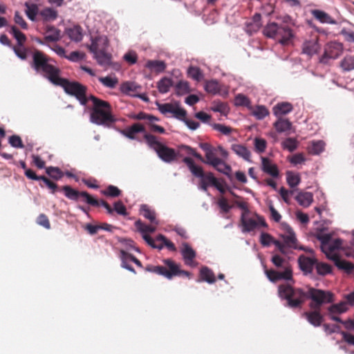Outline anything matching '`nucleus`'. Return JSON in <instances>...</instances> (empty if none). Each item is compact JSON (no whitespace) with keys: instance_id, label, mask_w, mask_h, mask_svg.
<instances>
[{"instance_id":"26","label":"nucleus","mask_w":354,"mask_h":354,"mask_svg":"<svg viewBox=\"0 0 354 354\" xmlns=\"http://www.w3.org/2000/svg\"><path fill=\"white\" fill-rule=\"evenodd\" d=\"M183 162L187 165L192 174L198 178H201L205 174L203 168L200 166L196 165L194 160L189 157H185Z\"/></svg>"},{"instance_id":"45","label":"nucleus","mask_w":354,"mask_h":354,"mask_svg":"<svg viewBox=\"0 0 354 354\" xmlns=\"http://www.w3.org/2000/svg\"><path fill=\"white\" fill-rule=\"evenodd\" d=\"M339 65L343 71H351L354 70V57L351 55L346 56L340 62Z\"/></svg>"},{"instance_id":"48","label":"nucleus","mask_w":354,"mask_h":354,"mask_svg":"<svg viewBox=\"0 0 354 354\" xmlns=\"http://www.w3.org/2000/svg\"><path fill=\"white\" fill-rule=\"evenodd\" d=\"M99 81L106 87L113 88L116 86L118 83V79L115 77H100Z\"/></svg>"},{"instance_id":"47","label":"nucleus","mask_w":354,"mask_h":354,"mask_svg":"<svg viewBox=\"0 0 354 354\" xmlns=\"http://www.w3.org/2000/svg\"><path fill=\"white\" fill-rule=\"evenodd\" d=\"M101 193L107 197H118L121 195V190L116 186L110 185L106 189L102 190Z\"/></svg>"},{"instance_id":"31","label":"nucleus","mask_w":354,"mask_h":354,"mask_svg":"<svg viewBox=\"0 0 354 354\" xmlns=\"http://www.w3.org/2000/svg\"><path fill=\"white\" fill-rule=\"evenodd\" d=\"M66 33L71 40L80 41L82 39V28L80 26H74L66 30Z\"/></svg>"},{"instance_id":"37","label":"nucleus","mask_w":354,"mask_h":354,"mask_svg":"<svg viewBox=\"0 0 354 354\" xmlns=\"http://www.w3.org/2000/svg\"><path fill=\"white\" fill-rule=\"evenodd\" d=\"M173 86V81L168 77H163L160 80L157 84L158 91L161 93H166L169 91L170 87Z\"/></svg>"},{"instance_id":"40","label":"nucleus","mask_w":354,"mask_h":354,"mask_svg":"<svg viewBox=\"0 0 354 354\" xmlns=\"http://www.w3.org/2000/svg\"><path fill=\"white\" fill-rule=\"evenodd\" d=\"M39 15L46 21H54L57 17V12L50 8L43 9L40 11Z\"/></svg>"},{"instance_id":"55","label":"nucleus","mask_w":354,"mask_h":354,"mask_svg":"<svg viewBox=\"0 0 354 354\" xmlns=\"http://www.w3.org/2000/svg\"><path fill=\"white\" fill-rule=\"evenodd\" d=\"M324 148V142L322 140L313 142L311 147L309 148V152L313 155H318L323 151Z\"/></svg>"},{"instance_id":"15","label":"nucleus","mask_w":354,"mask_h":354,"mask_svg":"<svg viewBox=\"0 0 354 354\" xmlns=\"http://www.w3.org/2000/svg\"><path fill=\"white\" fill-rule=\"evenodd\" d=\"M266 274L268 279L272 282H277L279 280H291L292 278V271L291 267H286L285 270L282 272L274 270H266Z\"/></svg>"},{"instance_id":"44","label":"nucleus","mask_w":354,"mask_h":354,"mask_svg":"<svg viewBox=\"0 0 354 354\" xmlns=\"http://www.w3.org/2000/svg\"><path fill=\"white\" fill-rule=\"evenodd\" d=\"M130 118L136 120H147V122H151V121H159L160 120L158 118H157L153 115L143 112V111H140L136 114H132L131 115H130Z\"/></svg>"},{"instance_id":"14","label":"nucleus","mask_w":354,"mask_h":354,"mask_svg":"<svg viewBox=\"0 0 354 354\" xmlns=\"http://www.w3.org/2000/svg\"><path fill=\"white\" fill-rule=\"evenodd\" d=\"M209 186L215 187L222 193L224 192L218 180L212 172L205 173L203 176L200 178L199 187L201 189L207 192Z\"/></svg>"},{"instance_id":"21","label":"nucleus","mask_w":354,"mask_h":354,"mask_svg":"<svg viewBox=\"0 0 354 354\" xmlns=\"http://www.w3.org/2000/svg\"><path fill=\"white\" fill-rule=\"evenodd\" d=\"M261 169L266 174L273 178H277L279 171L276 164L272 163V160L266 157H261Z\"/></svg>"},{"instance_id":"56","label":"nucleus","mask_w":354,"mask_h":354,"mask_svg":"<svg viewBox=\"0 0 354 354\" xmlns=\"http://www.w3.org/2000/svg\"><path fill=\"white\" fill-rule=\"evenodd\" d=\"M271 261L277 268H283L285 270L286 267H290L285 259L278 254H275L272 257Z\"/></svg>"},{"instance_id":"59","label":"nucleus","mask_w":354,"mask_h":354,"mask_svg":"<svg viewBox=\"0 0 354 354\" xmlns=\"http://www.w3.org/2000/svg\"><path fill=\"white\" fill-rule=\"evenodd\" d=\"M268 114L269 111L264 106H257L253 111V115L259 120L263 119Z\"/></svg>"},{"instance_id":"2","label":"nucleus","mask_w":354,"mask_h":354,"mask_svg":"<svg viewBox=\"0 0 354 354\" xmlns=\"http://www.w3.org/2000/svg\"><path fill=\"white\" fill-rule=\"evenodd\" d=\"M310 299H312V302L309 306L313 310L304 313L303 316L313 326H319L323 321V317L319 312L320 308L325 303L333 302L334 295L329 291L310 288Z\"/></svg>"},{"instance_id":"1","label":"nucleus","mask_w":354,"mask_h":354,"mask_svg":"<svg viewBox=\"0 0 354 354\" xmlns=\"http://www.w3.org/2000/svg\"><path fill=\"white\" fill-rule=\"evenodd\" d=\"M54 60L44 52L35 49L32 53L30 67L38 74L46 78L50 83L55 84L61 75V70L53 65Z\"/></svg>"},{"instance_id":"53","label":"nucleus","mask_w":354,"mask_h":354,"mask_svg":"<svg viewBox=\"0 0 354 354\" xmlns=\"http://www.w3.org/2000/svg\"><path fill=\"white\" fill-rule=\"evenodd\" d=\"M205 89L209 93L216 94L220 91V85L216 80L208 81L205 84Z\"/></svg>"},{"instance_id":"7","label":"nucleus","mask_w":354,"mask_h":354,"mask_svg":"<svg viewBox=\"0 0 354 354\" xmlns=\"http://www.w3.org/2000/svg\"><path fill=\"white\" fill-rule=\"evenodd\" d=\"M165 266H150L146 268V270L162 275L168 279H171L176 276L182 275L187 278L192 276L191 272L180 270V266L171 259L163 260Z\"/></svg>"},{"instance_id":"51","label":"nucleus","mask_w":354,"mask_h":354,"mask_svg":"<svg viewBox=\"0 0 354 354\" xmlns=\"http://www.w3.org/2000/svg\"><path fill=\"white\" fill-rule=\"evenodd\" d=\"M297 146L298 142L293 138H288L282 142L283 148L290 152L294 151L297 148Z\"/></svg>"},{"instance_id":"19","label":"nucleus","mask_w":354,"mask_h":354,"mask_svg":"<svg viewBox=\"0 0 354 354\" xmlns=\"http://www.w3.org/2000/svg\"><path fill=\"white\" fill-rule=\"evenodd\" d=\"M120 133L130 140H138L136 135L139 133H145V128L142 124L137 122L121 130Z\"/></svg>"},{"instance_id":"62","label":"nucleus","mask_w":354,"mask_h":354,"mask_svg":"<svg viewBox=\"0 0 354 354\" xmlns=\"http://www.w3.org/2000/svg\"><path fill=\"white\" fill-rule=\"evenodd\" d=\"M39 178V180H41L50 189L52 194H55L58 190V185L45 176H40Z\"/></svg>"},{"instance_id":"43","label":"nucleus","mask_w":354,"mask_h":354,"mask_svg":"<svg viewBox=\"0 0 354 354\" xmlns=\"http://www.w3.org/2000/svg\"><path fill=\"white\" fill-rule=\"evenodd\" d=\"M25 6L26 14L29 19L34 21L36 19V16L38 14L39 9L37 5L35 3H26Z\"/></svg>"},{"instance_id":"34","label":"nucleus","mask_w":354,"mask_h":354,"mask_svg":"<svg viewBox=\"0 0 354 354\" xmlns=\"http://www.w3.org/2000/svg\"><path fill=\"white\" fill-rule=\"evenodd\" d=\"M346 301H341L338 304L331 305L328 308L329 315L332 314H342L348 310Z\"/></svg>"},{"instance_id":"36","label":"nucleus","mask_w":354,"mask_h":354,"mask_svg":"<svg viewBox=\"0 0 354 354\" xmlns=\"http://www.w3.org/2000/svg\"><path fill=\"white\" fill-rule=\"evenodd\" d=\"M200 277L202 281H205L209 283H213L216 281L215 275L213 271L207 267H203L201 269Z\"/></svg>"},{"instance_id":"41","label":"nucleus","mask_w":354,"mask_h":354,"mask_svg":"<svg viewBox=\"0 0 354 354\" xmlns=\"http://www.w3.org/2000/svg\"><path fill=\"white\" fill-rule=\"evenodd\" d=\"M286 180L288 185L293 188L297 186L301 182V178L299 174L294 173L291 171H288L286 173Z\"/></svg>"},{"instance_id":"24","label":"nucleus","mask_w":354,"mask_h":354,"mask_svg":"<svg viewBox=\"0 0 354 354\" xmlns=\"http://www.w3.org/2000/svg\"><path fill=\"white\" fill-rule=\"evenodd\" d=\"M46 36L44 39L46 41L56 42L61 39V31L53 26H47Z\"/></svg>"},{"instance_id":"16","label":"nucleus","mask_w":354,"mask_h":354,"mask_svg":"<svg viewBox=\"0 0 354 354\" xmlns=\"http://www.w3.org/2000/svg\"><path fill=\"white\" fill-rule=\"evenodd\" d=\"M320 44H319V37L315 35L310 39L306 40L302 44V53L312 57L317 54L320 50Z\"/></svg>"},{"instance_id":"58","label":"nucleus","mask_w":354,"mask_h":354,"mask_svg":"<svg viewBox=\"0 0 354 354\" xmlns=\"http://www.w3.org/2000/svg\"><path fill=\"white\" fill-rule=\"evenodd\" d=\"M212 110L214 112H219L223 115H227L230 111V108L225 102H218L213 106Z\"/></svg>"},{"instance_id":"49","label":"nucleus","mask_w":354,"mask_h":354,"mask_svg":"<svg viewBox=\"0 0 354 354\" xmlns=\"http://www.w3.org/2000/svg\"><path fill=\"white\" fill-rule=\"evenodd\" d=\"M135 226L137 230L144 234H147V232H153L156 230V227L152 225H148L142 223L140 220L136 221Z\"/></svg>"},{"instance_id":"27","label":"nucleus","mask_w":354,"mask_h":354,"mask_svg":"<svg viewBox=\"0 0 354 354\" xmlns=\"http://www.w3.org/2000/svg\"><path fill=\"white\" fill-rule=\"evenodd\" d=\"M292 110V106L289 102H281L277 104L272 109L273 113L279 117L288 114Z\"/></svg>"},{"instance_id":"42","label":"nucleus","mask_w":354,"mask_h":354,"mask_svg":"<svg viewBox=\"0 0 354 354\" xmlns=\"http://www.w3.org/2000/svg\"><path fill=\"white\" fill-rule=\"evenodd\" d=\"M10 32L17 41V45L19 46H23L24 45L26 41V37L16 26H12Z\"/></svg>"},{"instance_id":"50","label":"nucleus","mask_w":354,"mask_h":354,"mask_svg":"<svg viewBox=\"0 0 354 354\" xmlns=\"http://www.w3.org/2000/svg\"><path fill=\"white\" fill-rule=\"evenodd\" d=\"M315 268L317 274L319 275L324 276L332 272V267L326 263H319L317 261Z\"/></svg>"},{"instance_id":"39","label":"nucleus","mask_w":354,"mask_h":354,"mask_svg":"<svg viewBox=\"0 0 354 354\" xmlns=\"http://www.w3.org/2000/svg\"><path fill=\"white\" fill-rule=\"evenodd\" d=\"M316 238L321 242V249L322 251L327 254H329V253L327 252L326 248L329 245V242L331 239V235L330 234H322L318 233L316 235Z\"/></svg>"},{"instance_id":"61","label":"nucleus","mask_w":354,"mask_h":354,"mask_svg":"<svg viewBox=\"0 0 354 354\" xmlns=\"http://www.w3.org/2000/svg\"><path fill=\"white\" fill-rule=\"evenodd\" d=\"M217 203L221 209V212L222 214L228 213L232 208V206L229 205L227 200L224 197H221L218 200Z\"/></svg>"},{"instance_id":"10","label":"nucleus","mask_w":354,"mask_h":354,"mask_svg":"<svg viewBox=\"0 0 354 354\" xmlns=\"http://www.w3.org/2000/svg\"><path fill=\"white\" fill-rule=\"evenodd\" d=\"M200 147L205 153V160L202 157V156L200 153H197L196 150L192 148L191 147L187 145L181 146V148L185 149L188 154L194 156L200 161L209 165H214L216 160L220 159L216 156L214 149L209 143H201Z\"/></svg>"},{"instance_id":"9","label":"nucleus","mask_w":354,"mask_h":354,"mask_svg":"<svg viewBox=\"0 0 354 354\" xmlns=\"http://www.w3.org/2000/svg\"><path fill=\"white\" fill-rule=\"evenodd\" d=\"M144 139L149 147L153 149L164 162H171L176 159V151L159 142L156 136L150 133H145Z\"/></svg>"},{"instance_id":"60","label":"nucleus","mask_w":354,"mask_h":354,"mask_svg":"<svg viewBox=\"0 0 354 354\" xmlns=\"http://www.w3.org/2000/svg\"><path fill=\"white\" fill-rule=\"evenodd\" d=\"M176 91L178 95L189 93V83L186 81H180L176 86Z\"/></svg>"},{"instance_id":"6","label":"nucleus","mask_w":354,"mask_h":354,"mask_svg":"<svg viewBox=\"0 0 354 354\" xmlns=\"http://www.w3.org/2000/svg\"><path fill=\"white\" fill-rule=\"evenodd\" d=\"M263 32L266 37L274 39L283 46L288 45L294 37L292 30L288 25L276 22L268 23Z\"/></svg>"},{"instance_id":"63","label":"nucleus","mask_w":354,"mask_h":354,"mask_svg":"<svg viewBox=\"0 0 354 354\" xmlns=\"http://www.w3.org/2000/svg\"><path fill=\"white\" fill-rule=\"evenodd\" d=\"M212 127L214 130L221 132L223 135H230L233 131L230 127L225 126L222 124L215 123L212 124Z\"/></svg>"},{"instance_id":"17","label":"nucleus","mask_w":354,"mask_h":354,"mask_svg":"<svg viewBox=\"0 0 354 354\" xmlns=\"http://www.w3.org/2000/svg\"><path fill=\"white\" fill-rule=\"evenodd\" d=\"M284 234L281 235L283 242L286 247L296 249L297 248V238L292 228L288 224L283 223L282 225Z\"/></svg>"},{"instance_id":"38","label":"nucleus","mask_w":354,"mask_h":354,"mask_svg":"<svg viewBox=\"0 0 354 354\" xmlns=\"http://www.w3.org/2000/svg\"><path fill=\"white\" fill-rule=\"evenodd\" d=\"M130 255V253L125 252L124 250H121L120 252V259H121V266L133 274H136L134 268L130 265V261H131V259L128 256Z\"/></svg>"},{"instance_id":"4","label":"nucleus","mask_w":354,"mask_h":354,"mask_svg":"<svg viewBox=\"0 0 354 354\" xmlns=\"http://www.w3.org/2000/svg\"><path fill=\"white\" fill-rule=\"evenodd\" d=\"M278 294L281 299L286 300L288 307L297 308H301L305 301L310 298V288L306 292L289 283H283L279 286Z\"/></svg>"},{"instance_id":"28","label":"nucleus","mask_w":354,"mask_h":354,"mask_svg":"<svg viewBox=\"0 0 354 354\" xmlns=\"http://www.w3.org/2000/svg\"><path fill=\"white\" fill-rule=\"evenodd\" d=\"M295 199L300 205L307 207L313 203V195L311 192H300L295 197Z\"/></svg>"},{"instance_id":"25","label":"nucleus","mask_w":354,"mask_h":354,"mask_svg":"<svg viewBox=\"0 0 354 354\" xmlns=\"http://www.w3.org/2000/svg\"><path fill=\"white\" fill-rule=\"evenodd\" d=\"M231 149L238 156L247 161H251V153L245 146L239 144H234L232 145Z\"/></svg>"},{"instance_id":"11","label":"nucleus","mask_w":354,"mask_h":354,"mask_svg":"<svg viewBox=\"0 0 354 354\" xmlns=\"http://www.w3.org/2000/svg\"><path fill=\"white\" fill-rule=\"evenodd\" d=\"M64 193V195L66 197H67L68 199L73 200V201H78L80 198H82V201L86 202L87 204L94 206V207H98L99 202L97 199L92 197L91 195H90L86 192H80L76 189H73L69 185H64L61 189Z\"/></svg>"},{"instance_id":"8","label":"nucleus","mask_w":354,"mask_h":354,"mask_svg":"<svg viewBox=\"0 0 354 354\" xmlns=\"http://www.w3.org/2000/svg\"><path fill=\"white\" fill-rule=\"evenodd\" d=\"M54 85L62 87L67 94L75 96L82 105H86L89 100V96L86 95V87L77 82H70L60 76Z\"/></svg>"},{"instance_id":"23","label":"nucleus","mask_w":354,"mask_h":354,"mask_svg":"<svg viewBox=\"0 0 354 354\" xmlns=\"http://www.w3.org/2000/svg\"><path fill=\"white\" fill-rule=\"evenodd\" d=\"M312 15L320 23L336 24V21L333 19L328 13L321 10H313Z\"/></svg>"},{"instance_id":"33","label":"nucleus","mask_w":354,"mask_h":354,"mask_svg":"<svg viewBox=\"0 0 354 354\" xmlns=\"http://www.w3.org/2000/svg\"><path fill=\"white\" fill-rule=\"evenodd\" d=\"M140 214L147 219L149 220L151 223L158 224L156 218V213L151 209L147 205H142L140 208Z\"/></svg>"},{"instance_id":"54","label":"nucleus","mask_w":354,"mask_h":354,"mask_svg":"<svg viewBox=\"0 0 354 354\" xmlns=\"http://www.w3.org/2000/svg\"><path fill=\"white\" fill-rule=\"evenodd\" d=\"M142 238L153 248L161 250L164 247V243H162V241H157V236L155 239H152L149 235L144 234Z\"/></svg>"},{"instance_id":"29","label":"nucleus","mask_w":354,"mask_h":354,"mask_svg":"<svg viewBox=\"0 0 354 354\" xmlns=\"http://www.w3.org/2000/svg\"><path fill=\"white\" fill-rule=\"evenodd\" d=\"M139 89H140V86L131 82H124L120 86L122 93L130 95H135V93L138 92Z\"/></svg>"},{"instance_id":"64","label":"nucleus","mask_w":354,"mask_h":354,"mask_svg":"<svg viewBox=\"0 0 354 354\" xmlns=\"http://www.w3.org/2000/svg\"><path fill=\"white\" fill-rule=\"evenodd\" d=\"M9 144L15 148H24V145L21 138L19 136H11L8 139Z\"/></svg>"},{"instance_id":"32","label":"nucleus","mask_w":354,"mask_h":354,"mask_svg":"<svg viewBox=\"0 0 354 354\" xmlns=\"http://www.w3.org/2000/svg\"><path fill=\"white\" fill-rule=\"evenodd\" d=\"M145 67L157 73H160L165 70L166 64L163 61L148 60L145 64Z\"/></svg>"},{"instance_id":"5","label":"nucleus","mask_w":354,"mask_h":354,"mask_svg":"<svg viewBox=\"0 0 354 354\" xmlns=\"http://www.w3.org/2000/svg\"><path fill=\"white\" fill-rule=\"evenodd\" d=\"M109 46V41L104 35L92 39L91 45L88 46L89 51L93 54V57L102 66L107 67L111 64L112 55L107 52Z\"/></svg>"},{"instance_id":"12","label":"nucleus","mask_w":354,"mask_h":354,"mask_svg":"<svg viewBox=\"0 0 354 354\" xmlns=\"http://www.w3.org/2000/svg\"><path fill=\"white\" fill-rule=\"evenodd\" d=\"M342 52L343 46L341 43L330 41L326 45L324 53L319 58V62L323 64H327L330 59H337Z\"/></svg>"},{"instance_id":"52","label":"nucleus","mask_w":354,"mask_h":354,"mask_svg":"<svg viewBox=\"0 0 354 354\" xmlns=\"http://www.w3.org/2000/svg\"><path fill=\"white\" fill-rule=\"evenodd\" d=\"M188 75L196 81H201L203 77V75L198 67L190 66L187 70Z\"/></svg>"},{"instance_id":"3","label":"nucleus","mask_w":354,"mask_h":354,"mask_svg":"<svg viewBox=\"0 0 354 354\" xmlns=\"http://www.w3.org/2000/svg\"><path fill=\"white\" fill-rule=\"evenodd\" d=\"M93 102L91 109L90 121L97 125L110 127L116 119L112 113V107L109 102L102 100L93 95H89Z\"/></svg>"},{"instance_id":"18","label":"nucleus","mask_w":354,"mask_h":354,"mask_svg":"<svg viewBox=\"0 0 354 354\" xmlns=\"http://www.w3.org/2000/svg\"><path fill=\"white\" fill-rule=\"evenodd\" d=\"M327 258L333 261L338 269L344 270L347 274H351L354 270V263L342 259L337 254L332 255L327 254Z\"/></svg>"},{"instance_id":"20","label":"nucleus","mask_w":354,"mask_h":354,"mask_svg":"<svg viewBox=\"0 0 354 354\" xmlns=\"http://www.w3.org/2000/svg\"><path fill=\"white\" fill-rule=\"evenodd\" d=\"M298 263L300 269L305 274H310L313 272L314 267H315L317 259L305 255H301L298 259Z\"/></svg>"},{"instance_id":"46","label":"nucleus","mask_w":354,"mask_h":354,"mask_svg":"<svg viewBox=\"0 0 354 354\" xmlns=\"http://www.w3.org/2000/svg\"><path fill=\"white\" fill-rule=\"evenodd\" d=\"M46 173L53 180H60L64 176V172L57 167H48L46 168Z\"/></svg>"},{"instance_id":"35","label":"nucleus","mask_w":354,"mask_h":354,"mask_svg":"<svg viewBox=\"0 0 354 354\" xmlns=\"http://www.w3.org/2000/svg\"><path fill=\"white\" fill-rule=\"evenodd\" d=\"M279 133L287 131L291 129L292 123L288 119L279 118L274 124Z\"/></svg>"},{"instance_id":"13","label":"nucleus","mask_w":354,"mask_h":354,"mask_svg":"<svg viewBox=\"0 0 354 354\" xmlns=\"http://www.w3.org/2000/svg\"><path fill=\"white\" fill-rule=\"evenodd\" d=\"M257 220L253 218H250L245 213H242L241 217V223L242 226V231L243 232H250L254 230L259 226L266 227L267 224L263 217L256 214Z\"/></svg>"},{"instance_id":"30","label":"nucleus","mask_w":354,"mask_h":354,"mask_svg":"<svg viewBox=\"0 0 354 354\" xmlns=\"http://www.w3.org/2000/svg\"><path fill=\"white\" fill-rule=\"evenodd\" d=\"M218 172L226 175L229 178H232V167L222 159L217 160L215 165L212 166Z\"/></svg>"},{"instance_id":"22","label":"nucleus","mask_w":354,"mask_h":354,"mask_svg":"<svg viewBox=\"0 0 354 354\" xmlns=\"http://www.w3.org/2000/svg\"><path fill=\"white\" fill-rule=\"evenodd\" d=\"M181 254L186 265L190 266H195L194 264V259H195L196 254L188 243H183Z\"/></svg>"},{"instance_id":"57","label":"nucleus","mask_w":354,"mask_h":354,"mask_svg":"<svg viewBox=\"0 0 354 354\" xmlns=\"http://www.w3.org/2000/svg\"><path fill=\"white\" fill-rule=\"evenodd\" d=\"M254 149L258 153H261L266 151L267 142L265 139L256 138L254 141Z\"/></svg>"}]
</instances>
